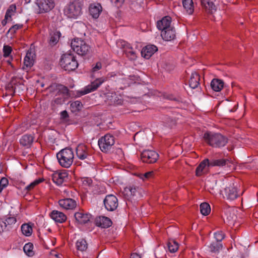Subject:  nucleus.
Wrapping results in <instances>:
<instances>
[{
    "label": "nucleus",
    "instance_id": "1",
    "mask_svg": "<svg viewBox=\"0 0 258 258\" xmlns=\"http://www.w3.org/2000/svg\"><path fill=\"white\" fill-rule=\"evenodd\" d=\"M205 141L213 148H221L228 143V139L220 133L207 132L204 135Z\"/></svg>",
    "mask_w": 258,
    "mask_h": 258
},
{
    "label": "nucleus",
    "instance_id": "2",
    "mask_svg": "<svg viewBox=\"0 0 258 258\" xmlns=\"http://www.w3.org/2000/svg\"><path fill=\"white\" fill-rule=\"evenodd\" d=\"M59 165L64 168H69L73 163L74 154L71 148H66L56 154Z\"/></svg>",
    "mask_w": 258,
    "mask_h": 258
},
{
    "label": "nucleus",
    "instance_id": "3",
    "mask_svg": "<svg viewBox=\"0 0 258 258\" xmlns=\"http://www.w3.org/2000/svg\"><path fill=\"white\" fill-rule=\"evenodd\" d=\"M60 63L61 67L68 71H74L78 67V63L75 56L71 53L63 54Z\"/></svg>",
    "mask_w": 258,
    "mask_h": 258
},
{
    "label": "nucleus",
    "instance_id": "4",
    "mask_svg": "<svg viewBox=\"0 0 258 258\" xmlns=\"http://www.w3.org/2000/svg\"><path fill=\"white\" fill-rule=\"evenodd\" d=\"M71 46L74 51L82 56L88 54L91 50L90 46L85 41L79 38L73 40Z\"/></svg>",
    "mask_w": 258,
    "mask_h": 258
},
{
    "label": "nucleus",
    "instance_id": "5",
    "mask_svg": "<svg viewBox=\"0 0 258 258\" xmlns=\"http://www.w3.org/2000/svg\"><path fill=\"white\" fill-rule=\"evenodd\" d=\"M81 8L78 2H74L68 5L64 9V14L68 18L76 19L80 15Z\"/></svg>",
    "mask_w": 258,
    "mask_h": 258
},
{
    "label": "nucleus",
    "instance_id": "6",
    "mask_svg": "<svg viewBox=\"0 0 258 258\" xmlns=\"http://www.w3.org/2000/svg\"><path fill=\"white\" fill-rule=\"evenodd\" d=\"M114 138L110 134H106L98 141L100 150L105 153L109 152L114 144Z\"/></svg>",
    "mask_w": 258,
    "mask_h": 258
},
{
    "label": "nucleus",
    "instance_id": "7",
    "mask_svg": "<svg viewBox=\"0 0 258 258\" xmlns=\"http://www.w3.org/2000/svg\"><path fill=\"white\" fill-rule=\"evenodd\" d=\"M53 89H56L58 91V92H60L62 94L63 98H59L57 97L54 99V102L57 104H61L64 102V98L69 96V89L67 87L61 85H55L54 84L53 85L50 86L48 90L51 92Z\"/></svg>",
    "mask_w": 258,
    "mask_h": 258
},
{
    "label": "nucleus",
    "instance_id": "8",
    "mask_svg": "<svg viewBox=\"0 0 258 258\" xmlns=\"http://www.w3.org/2000/svg\"><path fill=\"white\" fill-rule=\"evenodd\" d=\"M159 155L153 150H145L141 153V159L143 162L152 164L156 162Z\"/></svg>",
    "mask_w": 258,
    "mask_h": 258
},
{
    "label": "nucleus",
    "instance_id": "9",
    "mask_svg": "<svg viewBox=\"0 0 258 258\" xmlns=\"http://www.w3.org/2000/svg\"><path fill=\"white\" fill-rule=\"evenodd\" d=\"M106 81L105 78H99L96 79L93 82L91 83L90 85L88 86L83 90H81L78 93V95L82 96L91 92L94 91L96 90L103 82Z\"/></svg>",
    "mask_w": 258,
    "mask_h": 258
},
{
    "label": "nucleus",
    "instance_id": "10",
    "mask_svg": "<svg viewBox=\"0 0 258 258\" xmlns=\"http://www.w3.org/2000/svg\"><path fill=\"white\" fill-rule=\"evenodd\" d=\"M103 202L106 209L109 211H113L118 207V200L113 195L106 196Z\"/></svg>",
    "mask_w": 258,
    "mask_h": 258
},
{
    "label": "nucleus",
    "instance_id": "11",
    "mask_svg": "<svg viewBox=\"0 0 258 258\" xmlns=\"http://www.w3.org/2000/svg\"><path fill=\"white\" fill-rule=\"evenodd\" d=\"M16 219L15 217H6L0 220V232L9 230L16 224Z\"/></svg>",
    "mask_w": 258,
    "mask_h": 258
},
{
    "label": "nucleus",
    "instance_id": "12",
    "mask_svg": "<svg viewBox=\"0 0 258 258\" xmlns=\"http://www.w3.org/2000/svg\"><path fill=\"white\" fill-rule=\"evenodd\" d=\"M37 5L41 13L48 12L54 7L53 0H39Z\"/></svg>",
    "mask_w": 258,
    "mask_h": 258
},
{
    "label": "nucleus",
    "instance_id": "13",
    "mask_svg": "<svg viewBox=\"0 0 258 258\" xmlns=\"http://www.w3.org/2000/svg\"><path fill=\"white\" fill-rule=\"evenodd\" d=\"M35 57V53L34 49L30 48L29 49L26 54V56L24 59V69L27 68H30L34 62Z\"/></svg>",
    "mask_w": 258,
    "mask_h": 258
},
{
    "label": "nucleus",
    "instance_id": "14",
    "mask_svg": "<svg viewBox=\"0 0 258 258\" xmlns=\"http://www.w3.org/2000/svg\"><path fill=\"white\" fill-rule=\"evenodd\" d=\"M68 178V174L66 170L56 172L52 175V180L54 182L60 185Z\"/></svg>",
    "mask_w": 258,
    "mask_h": 258
},
{
    "label": "nucleus",
    "instance_id": "15",
    "mask_svg": "<svg viewBox=\"0 0 258 258\" xmlns=\"http://www.w3.org/2000/svg\"><path fill=\"white\" fill-rule=\"evenodd\" d=\"M210 163V162L208 159H205L202 161L196 169V175L197 176H200L206 174L208 171L209 167L211 166Z\"/></svg>",
    "mask_w": 258,
    "mask_h": 258
},
{
    "label": "nucleus",
    "instance_id": "16",
    "mask_svg": "<svg viewBox=\"0 0 258 258\" xmlns=\"http://www.w3.org/2000/svg\"><path fill=\"white\" fill-rule=\"evenodd\" d=\"M76 220L81 224H84L88 222L91 218V215L83 211L76 212L75 214Z\"/></svg>",
    "mask_w": 258,
    "mask_h": 258
},
{
    "label": "nucleus",
    "instance_id": "17",
    "mask_svg": "<svg viewBox=\"0 0 258 258\" xmlns=\"http://www.w3.org/2000/svg\"><path fill=\"white\" fill-rule=\"evenodd\" d=\"M171 18L169 16L164 17L162 19V20L158 21L157 22V28L163 31V30H165L172 27L171 26Z\"/></svg>",
    "mask_w": 258,
    "mask_h": 258
},
{
    "label": "nucleus",
    "instance_id": "18",
    "mask_svg": "<svg viewBox=\"0 0 258 258\" xmlns=\"http://www.w3.org/2000/svg\"><path fill=\"white\" fill-rule=\"evenodd\" d=\"M238 196L236 187L234 185L225 188V197L227 199L232 201L236 199Z\"/></svg>",
    "mask_w": 258,
    "mask_h": 258
},
{
    "label": "nucleus",
    "instance_id": "19",
    "mask_svg": "<svg viewBox=\"0 0 258 258\" xmlns=\"http://www.w3.org/2000/svg\"><path fill=\"white\" fill-rule=\"evenodd\" d=\"M58 203L60 207L67 210L73 209L77 206L76 201L70 198L60 200Z\"/></svg>",
    "mask_w": 258,
    "mask_h": 258
},
{
    "label": "nucleus",
    "instance_id": "20",
    "mask_svg": "<svg viewBox=\"0 0 258 258\" xmlns=\"http://www.w3.org/2000/svg\"><path fill=\"white\" fill-rule=\"evenodd\" d=\"M161 36L163 40L165 41H171L176 37V32L175 28L172 27L161 32Z\"/></svg>",
    "mask_w": 258,
    "mask_h": 258
},
{
    "label": "nucleus",
    "instance_id": "21",
    "mask_svg": "<svg viewBox=\"0 0 258 258\" xmlns=\"http://www.w3.org/2000/svg\"><path fill=\"white\" fill-rule=\"evenodd\" d=\"M76 155L78 158L81 160L86 159L89 156L88 149L84 144H80L76 148Z\"/></svg>",
    "mask_w": 258,
    "mask_h": 258
},
{
    "label": "nucleus",
    "instance_id": "22",
    "mask_svg": "<svg viewBox=\"0 0 258 258\" xmlns=\"http://www.w3.org/2000/svg\"><path fill=\"white\" fill-rule=\"evenodd\" d=\"M158 50L157 46L154 45H148L144 47L141 51L143 57L149 59Z\"/></svg>",
    "mask_w": 258,
    "mask_h": 258
},
{
    "label": "nucleus",
    "instance_id": "23",
    "mask_svg": "<svg viewBox=\"0 0 258 258\" xmlns=\"http://www.w3.org/2000/svg\"><path fill=\"white\" fill-rule=\"evenodd\" d=\"M203 8H204L208 13L213 14L217 9L212 0H199Z\"/></svg>",
    "mask_w": 258,
    "mask_h": 258
},
{
    "label": "nucleus",
    "instance_id": "24",
    "mask_svg": "<svg viewBox=\"0 0 258 258\" xmlns=\"http://www.w3.org/2000/svg\"><path fill=\"white\" fill-rule=\"evenodd\" d=\"M210 165L211 167L218 166L220 167L224 166H229L231 164V162L228 159L221 158V159H212L210 160Z\"/></svg>",
    "mask_w": 258,
    "mask_h": 258
},
{
    "label": "nucleus",
    "instance_id": "25",
    "mask_svg": "<svg viewBox=\"0 0 258 258\" xmlns=\"http://www.w3.org/2000/svg\"><path fill=\"white\" fill-rule=\"evenodd\" d=\"M112 224L111 220L106 217L100 216L96 219V225L103 228L110 227Z\"/></svg>",
    "mask_w": 258,
    "mask_h": 258
},
{
    "label": "nucleus",
    "instance_id": "26",
    "mask_svg": "<svg viewBox=\"0 0 258 258\" xmlns=\"http://www.w3.org/2000/svg\"><path fill=\"white\" fill-rule=\"evenodd\" d=\"M102 11V7L99 4H92L89 8L90 15L94 19L98 18Z\"/></svg>",
    "mask_w": 258,
    "mask_h": 258
},
{
    "label": "nucleus",
    "instance_id": "27",
    "mask_svg": "<svg viewBox=\"0 0 258 258\" xmlns=\"http://www.w3.org/2000/svg\"><path fill=\"white\" fill-rule=\"evenodd\" d=\"M51 218L56 222L62 223L67 219L66 216L62 212L53 211L50 214Z\"/></svg>",
    "mask_w": 258,
    "mask_h": 258
},
{
    "label": "nucleus",
    "instance_id": "28",
    "mask_svg": "<svg viewBox=\"0 0 258 258\" xmlns=\"http://www.w3.org/2000/svg\"><path fill=\"white\" fill-rule=\"evenodd\" d=\"M200 78L199 74L195 72L191 74L189 80V86L191 89H196L199 86Z\"/></svg>",
    "mask_w": 258,
    "mask_h": 258
},
{
    "label": "nucleus",
    "instance_id": "29",
    "mask_svg": "<svg viewBox=\"0 0 258 258\" xmlns=\"http://www.w3.org/2000/svg\"><path fill=\"white\" fill-rule=\"evenodd\" d=\"M236 217L231 209H227L225 212L224 220L225 223L231 224L235 221Z\"/></svg>",
    "mask_w": 258,
    "mask_h": 258
},
{
    "label": "nucleus",
    "instance_id": "30",
    "mask_svg": "<svg viewBox=\"0 0 258 258\" xmlns=\"http://www.w3.org/2000/svg\"><path fill=\"white\" fill-rule=\"evenodd\" d=\"M61 34L59 31H53L50 33L49 40V44L51 46L55 45L59 39Z\"/></svg>",
    "mask_w": 258,
    "mask_h": 258
},
{
    "label": "nucleus",
    "instance_id": "31",
    "mask_svg": "<svg viewBox=\"0 0 258 258\" xmlns=\"http://www.w3.org/2000/svg\"><path fill=\"white\" fill-rule=\"evenodd\" d=\"M211 86L214 91L219 92L223 88L224 82L221 80L214 79L211 83Z\"/></svg>",
    "mask_w": 258,
    "mask_h": 258
},
{
    "label": "nucleus",
    "instance_id": "32",
    "mask_svg": "<svg viewBox=\"0 0 258 258\" xmlns=\"http://www.w3.org/2000/svg\"><path fill=\"white\" fill-rule=\"evenodd\" d=\"M33 137L31 135H25L20 140V144L23 146L29 147L33 142Z\"/></svg>",
    "mask_w": 258,
    "mask_h": 258
},
{
    "label": "nucleus",
    "instance_id": "33",
    "mask_svg": "<svg viewBox=\"0 0 258 258\" xmlns=\"http://www.w3.org/2000/svg\"><path fill=\"white\" fill-rule=\"evenodd\" d=\"M76 246L78 250L81 252L85 251L88 248V244L84 239H78L76 243Z\"/></svg>",
    "mask_w": 258,
    "mask_h": 258
},
{
    "label": "nucleus",
    "instance_id": "34",
    "mask_svg": "<svg viewBox=\"0 0 258 258\" xmlns=\"http://www.w3.org/2000/svg\"><path fill=\"white\" fill-rule=\"evenodd\" d=\"M183 6L188 14H191L194 12L192 0H183Z\"/></svg>",
    "mask_w": 258,
    "mask_h": 258
},
{
    "label": "nucleus",
    "instance_id": "35",
    "mask_svg": "<svg viewBox=\"0 0 258 258\" xmlns=\"http://www.w3.org/2000/svg\"><path fill=\"white\" fill-rule=\"evenodd\" d=\"M21 231L24 235L29 236L32 233L33 229L31 225L25 223L21 226Z\"/></svg>",
    "mask_w": 258,
    "mask_h": 258
},
{
    "label": "nucleus",
    "instance_id": "36",
    "mask_svg": "<svg viewBox=\"0 0 258 258\" xmlns=\"http://www.w3.org/2000/svg\"><path fill=\"white\" fill-rule=\"evenodd\" d=\"M33 245L32 243L29 242L24 245L23 250L25 253L29 256H32L34 255V252L33 250Z\"/></svg>",
    "mask_w": 258,
    "mask_h": 258
},
{
    "label": "nucleus",
    "instance_id": "37",
    "mask_svg": "<svg viewBox=\"0 0 258 258\" xmlns=\"http://www.w3.org/2000/svg\"><path fill=\"white\" fill-rule=\"evenodd\" d=\"M125 191L127 192V194L130 192L131 196H137V194L140 192V188L137 186H130L125 188Z\"/></svg>",
    "mask_w": 258,
    "mask_h": 258
},
{
    "label": "nucleus",
    "instance_id": "38",
    "mask_svg": "<svg viewBox=\"0 0 258 258\" xmlns=\"http://www.w3.org/2000/svg\"><path fill=\"white\" fill-rule=\"evenodd\" d=\"M200 211L202 215H208L211 212L210 205L207 203H202L200 205Z\"/></svg>",
    "mask_w": 258,
    "mask_h": 258
},
{
    "label": "nucleus",
    "instance_id": "39",
    "mask_svg": "<svg viewBox=\"0 0 258 258\" xmlns=\"http://www.w3.org/2000/svg\"><path fill=\"white\" fill-rule=\"evenodd\" d=\"M167 245L169 251L172 253L176 252L178 248V244L174 240H169Z\"/></svg>",
    "mask_w": 258,
    "mask_h": 258
},
{
    "label": "nucleus",
    "instance_id": "40",
    "mask_svg": "<svg viewBox=\"0 0 258 258\" xmlns=\"http://www.w3.org/2000/svg\"><path fill=\"white\" fill-rule=\"evenodd\" d=\"M83 104L80 101H76L71 104V108L73 112H77L80 110Z\"/></svg>",
    "mask_w": 258,
    "mask_h": 258
},
{
    "label": "nucleus",
    "instance_id": "41",
    "mask_svg": "<svg viewBox=\"0 0 258 258\" xmlns=\"http://www.w3.org/2000/svg\"><path fill=\"white\" fill-rule=\"evenodd\" d=\"M155 172L154 171L147 172L143 174H140L139 176L143 180H149L155 176Z\"/></svg>",
    "mask_w": 258,
    "mask_h": 258
},
{
    "label": "nucleus",
    "instance_id": "42",
    "mask_svg": "<svg viewBox=\"0 0 258 258\" xmlns=\"http://www.w3.org/2000/svg\"><path fill=\"white\" fill-rule=\"evenodd\" d=\"M222 244L217 241L211 243L209 246L210 251L213 252H217L219 251L220 249H222Z\"/></svg>",
    "mask_w": 258,
    "mask_h": 258
},
{
    "label": "nucleus",
    "instance_id": "43",
    "mask_svg": "<svg viewBox=\"0 0 258 258\" xmlns=\"http://www.w3.org/2000/svg\"><path fill=\"white\" fill-rule=\"evenodd\" d=\"M16 12V6L15 4L11 5L7 9L6 15L13 16Z\"/></svg>",
    "mask_w": 258,
    "mask_h": 258
},
{
    "label": "nucleus",
    "instance_id": "44",
    "mask_svg": "<svg viewBox=\"0 0 258 258\" xmlns=\"http://www.w3.org/2000/svg\"><path fill=\"white\" fill-rule=\"evenodd\" d=\"M112 99H111V103L113 104L119 105L122 103V100L119 99L116 96V94L112 93L111 96Z\"/></svg>",
    "mask_w": 258,
    "mask_h": 258
},
{
    "label": "nucleus",
    "instance_id": "45",
    "mask_svg": "<svg viewBox=\"0 0 258 258\" xmlns=\"http://www.w3.org/2000/svg\"><path fill=\"white\" fill-rule=\"evenodd\" d=\"M22 27H23L22 24H15V25H13V26H12L9 29L7 33L11 32L12 34H15L18 30L22 28Z\"/></svg>",
    "mask_w": 258,
    "mask_h": 258
},
{
    "label": "nucleus",
    "instance_id": "46",
    "mask_svg": "<svg viewBox=\"0 0 258 258\" xmlns=\"http://www.w3.org/2000/svg\"><path fill=\"white\" fill-rule=\"evenodd\" d=\"M12 48L9 45H5L3 47L4 56L5 57H8L12 52Z\"/></svg>",
    "mask_w": 258,
    "mask_h": 258
},
{
    "label": "nucleus",
    "instance_id": "47",
    "mask_svg": "<svg viewBox=\"0 0 258 258\" xmlns=\"http://www.w3.org/2000/svg\"><path fill=\"white\" fill-rule=\"evenodd\" d=\"M43 181L41 178H39L35 180L33 182L31 183L29 185L26 187V189L28 190H31L35 186L41 183Z\"/></svg>",
    "mask_w": 258,
    "mask_h": 258
},
{
    "label": "nucleus",
    "instance_id": "48",
    "mask_svg": "<svg viewBox=\"0 0 258 258\" xmlns=\"http://www.w3.org/2000/svg\"><path fill=\"white\" fill-rule=\"evenodd\" d=\"M215 238L217 242H221L224 238L225 235L222 231H218L214 233Z\"/></svg>",
    "mask_w": 258,
    "mask_h": 258
},
{
    "label": "nucleus",
    "instance_id": "49",
    "mask_svg": "<svg viewBox=\"0 0 258 258\" xmlns=\"http://www.w3.org/2000/svg\"><path fill=\"white\" fill-rule=\"evenodd\" d=\"M215 187L214 186H211L210 185L207 184V185L209 186V188L211 189V191H210V192L213 194H215L216 191L221 192V190L220 189H218V188L219 186H220V184L219 183L218 184H217V181H215Z\"/></svg>",
    "mask_w": 258,
    "mask_h": 258
},
{
    "label": "nucleus",
    "instance_id": "50",
    "mask_svg": "<svg viewBox=\"0 0 258 258\" xmlns=\"http://www.w3.org/2000/svg\"><path fill=\"white\" fill-rule=\"evenodd\" d=\"M8 184V180L6 178L3 177L0 180V191L5 188Z\"/></svg>",
    "mask_w": 258,
    "mask_h": 258
},
{
    "label": "nucleus",
    "instance_id": "51",
    "mask_svg": "<svg viewBox=\"0 0 258 258\" xmlns=\"http://www.w3.org/2000/svg\"><path fill=\"white\" fill-rule=\"evenodd\" d=\"M127 56L131 59H135L136 57V52L132 50H128L126 51Z\"/></svg>",
    "mask_w": 258,
    "mask_h": 258
},
{
    "label": "nucleus",
    "instance_id": "52",
    "mask_svg": "<svg viewBox=\"0 0 258 258\" xmlns=\"http://www.w3.org/2000/svg\"><path fill=\"white\" fill-rule=\"evenodd\" d=\"M102 67V65L101 62H97L95 67H94L92 69L93 72H95L98 70H100Z\"/></svg>",
    "mask_w": 258,
    "mask_h": 258
},
{
    "label": "nucleus",
    "instance_id": "53",
    "mask_svg": "<svg viewBox=\"0 0 258 258\" xmlns=\"http://www.w3.org/2000/svg\"><path fill=\"white\" fill-rule=\"evenodd\" d=\"M61 117L62 118L65 119L69 117L68 113L67 111L64 110L61 112L60 113Z\"/></svg>",
    "mask_w": 258,
    "mask_h": 258
},
{
    "label": "nucleus",
    "instance_id": "54",
    "mask_svg": "<svg viewBox=\"0 0 258 258\" xmlns=\"http://www.w3.org/2000/svg\"><path fill=\"white\" fill-rule=\"evenodd\" d=\"M83 182L84 184H86L88 185H90L92 184V180L91 179L86 178L84 180Z\"/></svg>",
    "mask_w": 258,
    "mask_h": 258
},
{
    "label": "nucleus",
    "instance_id": "55",
    "mask_svg": "<svg viewBox=\"0 0 258 258\" xmlns=\"http://www.w3.org/2000/svg\"><path fill=\"white\" fill-rule=\"evenodd\" d=\"M12 16L9 15H6L5 16V18H6V20H8V22H10L12 21Z\"/></svg>",
    "mask_w": 258,
    "mask_h": 258
},
{
    "label": "nucleus",
    "instance_id": "56",
    "mask_svg": "<svg viewBox=\"0 0 258 258\" xmlns=\"http://www.w3.org/2000/svg\"><path fill=\"white\" fill-rule=\"evenodd\" d=\"M124 0H111V2L113 3H114L115 4H117L118 3L121 4L123 3Z\"/></svg>",
    "mask_w": 258,
    "mask_h": 258
},
{
    "label": "nucleus",
    "instance_id": "57",
    "mask_svg": "<svg viewBox=\"0 0 258 258\" xmlns=\"http://www.w3.org/2000/svg\"><path fill=\"white\" fill-rule=\"evenodd\" d=\"M131 258H141V257L140 255L134 253L131 254Z\"/></svg>",
    "mask_w": 258,
    "mask_h": 258
},
{
    "label": "nucleus",
    "instance_id": "58",
    "mask_svg": "<svg viewBox=\"0 0 258 258\" xmlns=\"http://www.w3.org/2000/svg\"><path fill=\"white\" fill-rule=\"evenodd\" d=\"M8 22V20H6V18H5L1 22L3 26H6L7 25Z\"/></svg>",
    "mask_w": 258,
    "mask_h": 258
},
{
    "label": "nucleus",
    "instance_id": "59",
    "mask_svg": "<svg viewBox=\"0 0 258 258\" xmlns=\"http://www.w3.org/2000/svg\"><path fill=\"white\" fill-rule=\"evenodd\" d=\"M51 254L52 255H54V256H55L57 258H61L59 257V254L57 253L55 251L51 252Z\"/></svg>",
    "mask_w": 258,
    "mask_h": 258
},
{
    "label": "nucleus",
    "instance_id": "60",
    "mask_svg": "<svg viewBox=\"0 0 258 258\" xmlns=\"http://www.w3.org/2000/svg\"><path fill=\"white\" fill-rule=\"evenodd\" d=\"M169 99L173 100L174 101H178V102H179L180 101L179 98H174L172 96L169 97Z\"/></svg>",
    "mask_w": 258,
    "mask_h": 258
},
{
    "label": "nucleus",
    "instance_id": "61",
    "mask_svg": "<svg viewBox=\"0 0 258 258\" xmlns=\"http://www.w3.org/2000/svg\"><path fill=\"white\" fill-rule=\"evenodd\" d=\"M80 27H85V25L84 24H80Z\"/></svg>",
    "mask_w": 258,
    "mask_h": 258
},
{
    "label": "nucleus",
    "instance_id": "62",
    "mask_svg": "<svg viewBox=\"0 0 258 258\" xmlns=\"http://www.w3.org/2000/svg\"><path fill=\"white\" fill-rule=\"evenodd\" d=\"M3 171L2 166L0 165V173H1Z\"/></svg>",
    "mask_w": 258,
    "mask_h": 258
},
{
    "label": "nucleus",
    "instance_id": "63",
    "mask_svg": "<svg viewBox=\"0 0 258 258\" xmlns=\"http://www.w3.org/2000/svg\"><path fill=\"white\" fill-rule=\"evenodd\" d=\"M41 87H44V85L43 84H42L41 85Z\"/></svg>",
    "mask_w": 258,
    "mask_h": 258
},
{
    "label": "nucleus",
    "instance_id": "64",
    "mask_svg": "<svg viewBox=\"0 0 258 258\" xmlns=\"http://www.w3.org/2000/svg\"><path fill=\"white\" fill-rule=\"evenodd\" d=\"M235 111V110H234V109H231V110H230V111H231V112H233V111Z\"/></svg>",
    "mask_w": 258,
    "mask_h": 258
}]
</instances>
